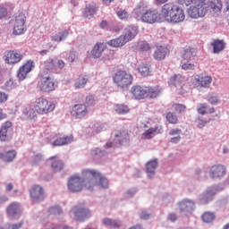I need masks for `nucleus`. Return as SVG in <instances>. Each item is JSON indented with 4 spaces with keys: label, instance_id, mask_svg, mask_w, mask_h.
<instances>
[{
    "label": "nucleus",
    "instance_id": "obj_50",
    "mask_svg": "<svg viewBox=\"0 0 229 229\" xmlns=\"http://www.w3.org/2000/svg\"><path fill=\"white\" fill-rule=\"evenodd\" d=\"M23 225H24V222H20L18 224H9L8 229H20V228H22Z\"/></svg>",
    "mask_w": 229,
    "mask_h": 229
},
{
    "label": "nucleus",
    "instance_id": "obj_16",
    "mask_svg": "<svg viewBox=\"0 0 229 229\" xmlns=\"http://www.w3.org/2000/svg\"><path fill=\"white\" fill-rule=\"evenodd\" d=\"M87 114H89V109L84 104L74 105L71 111V114L75 119H83V117H87Z\"/></svg>",
    "mask_w": 229,
    "mask_h": 229
},
{
    "label": "nucleus",
    "instance_id": "obj_36",
    "mask_svg": "<svg viewBox=\"0 0 229 229\" xmlns=\"http://www.w3.org/2000/svg\"><path fill=\"white\" fill-rule=\"evenodd\" d=\"M201 219L204 223H213L216 219V213L206 211L202 214Z\"/></svg>",
    "mask_w": 229,
    "mask_h": 229
},
{
    "label": "nucleus",
    "instance_id": "obj_3",
    "mask_svg": "<svg viewBox=\"0 0 229 229\" xmlns=\"http://www.w3.org/2000/svg\"><path fill=\"white\" fill-rule=\"evenodd\" d=\"M161 15L170 24H180V22L185 21V12L182 7L174 3L164 4L161 9Z\"/></svg>",
    "mask_w": 229,
    "mask_h": 229
},
{
    "label": "nucleus",
    "instance_id": "obj_10",
    "mask_svg": "<svg viewBox=\"0 0 229 229\" xmlns=\"http://www.w3.org/2000/svg\"><path fill=\"white\" fill-rule=\"evenodd\" d=\"M168 85L171 89H174L176 92L181 95L187 94L189 91V87L183 84V76L181 74H174L171 76L168 81Z\"/></svg>",
    "mask_w": 229,
    "mask_h": 229
},
{
    "label": "nucleus",
    "instance_id": "obj_1",
    "mask_svg": "<svg viewBox=\"0 0 229 229\" xmlns=\"http://www.w3.org/2000/svg\"><path fill=\"white\" fill-rule=\"evenodd\" d=\"M81 177L78 175L72 176L68 181V190L70 192H80L83 187L87 191H94V187L108 189V179L98 171L84 169L81 171Z\"/></svg>",
    "mask_w": 229,
    "mask_h": 229
},
{
    "label": "nucleus",
    "instance_id": "obj_64",
    "mask_svg": "<svg viewBox=\"0 0 229 229\" xmlns=\"http://www.w3.org/2000/svg\"><path fill=\"white\" fill-rule=\"evenodd\" d=\"M167 1H169V0H155L157 4H164L167 3Z\"/></svg>",
    "mask_w": 229,
    "mask_h": 229
},
{
    "label": "nucleus",
    "instance_id": "obj_26",
    "mask_svg": "<svg viewBox=\"0 0 229 229\" xmlns=\"http://www.w3.org/2000/svg\"><path fill=\"white\" fill-rule=\"evenodd\" d=\"M181 212H192L194 210V201L183 199L178 204Z\"/></svg>",
    "mask_w": 229,
    "mask_h": 229
},
{
    "label": "nucleus",
    "instance_id": "obj_43",
    "mask_svg": "<svg viewBox=\"0 0 229 229\" xmlns=\"http://www.w3.org/2000/svg\"><path fill=\"white\" fill-rule=\"evenodd\" d=\"M52 169L55 173H58L64 169V162L60 159H56L52 163Z\"/></svg>",
    "mask_w": 229,
    "mask_h": 229
},
{
    "label": "nucleus",
    "instance_id": "obj_61",
    "mask_svg": "<svg viewBox=\"0 0 229 229\" xmlns=\"http://www.w3.org/2000/svg\"><path fill=\"white\" fill-rule=\"evenodd\" d=\"M3 119H6V114H4L3 108H0V121H3Z\"/></svg>",
    "mask_w": 229,
    "mask_h": 229
},
{
    "label": "nucleus",
    "instance_id": "obj_51",
    "mask_svg": "<svg viewBox=\"0 0 229 229\" xmlns=\"http://www.w3.org/2000/svg\"><path fill=\"white\" fill-rule=\"evenodd\" d=\"M8 101V94L0 91V103H6Z\"/></svg>",
    "mask_w": 229,
    "mask_h": 229
},
{
    "label": "nucleus",
    "instance_id": "obj_17",
    "mask_svg": "<svg viewBox=\"0 0 229 229\" xmlns=\"http://www.w3.org/2000/svg\"><path fill=\"white\" fill-rule=\"evenodd\" d=\"M226 174V167L223 165H212L209 170V176L213 180H217L218 178H223Z\"/></svg>",
    "mask_w": 229,
    "mask_h": 229
},
{
    "label": "nucleus",
    "instance_id": "obj_63",
    "mask_svg": "<svg viewBox=\"0 0 229 229\" xmlns=\"http://www.w3.org/2000/svg\"><path fill=\"white\" fill-rule=\"evenodd\" d=\"M6 201H8V197L3 196V197L0 198V205L2 203H6Z\"/></svg>",
    "mask_w": 229,
    "mask_h": 229
},
{
    "label": "nucleus",
    "instance_id": "obj_35",
    "mask_svg": "<svg viewBox=\"0 0 229 229\" xmlns=\"http://www.w3.org/2000/svg\"><path fill=\"white\" fill-rule=\"evenodd\" d=\"M146 96H149V98H157L160 94V88L158 87H145Z\"/></svg>",
    "mask_w": 229,
    "mask_h": 229
},
{
    "label": "nucleus",
    "instance_id": "obj_41",
    "mask_svg": "<svg viewBox=\"0 0 229 229\" xmlns=\"http://www.w3.org/2000/svg\"><path fill=\"white\" fill-rule=\"evenodd\" d=\"M67 35H69V32L66 30L61 31L54 36L51 37V40L53 42H62L64 38H67Z\"/></svg>",
    "mask_w": 229,
    "mask_h": 229
},
{
    "label": "nucleus",
    "instance_id": "obj_42",
    "mask_svg": "<svg viewBox=\"0 0 229 229\" xmlns=\"http://www.w3.org/2000/svg\"><path fill=\"white\" fill-rule=\"evenodd\" d=\"M87 81H89V78L86 76L81 75L75 81L76 89H83L85 85H87Z\"/></svg>",
    "mask_w": 229,
    "mask_h": 229
},
{
    "label": "nucleus",
    "instance_id": "obj_62",
    "mask_svg": "<svg viewBox=\"0 0 229 229\" xmlns=\"http://www.w3.org/2000/svg\"><path fill=\"white\" fill-rule=\"evenodd\" d=\"M178 4H181L182 6H183V4H185L186 6H189L190 4H187V0H176Z\"/></svg>",
    "mask_w": 229,
    "mask_h": 229
},
{
    "label": "nucleus",
    "instance_id": "obj_44",
    "mask_svg": "<svg viewBox=\"0 0 229 229\" xmlns=\"http://www.w3.org/2000/svg\"><path fill=\"white\" fill-rule=\"evenodd\" d=\"M139 72L141 74V76H149V64H141L139 68Z\"/></svg>",
    "mask_w": 229,
    "mask_h": 229
},
{
    "label": "nucleus",
    "instance_id": "obj_30",
    "mask_svg": "<svg viewBox=\"0 0 229 229\" xmlns=\"http://www.w3.org/2000/svg\"><path fill=\"white\" fill-rule=\"evenodd\" d=\"M98 5L96 4H90L87 5L83 11V16L86 17V19H92L96 13H98Z\"/></svg>",
    "mask_w": 229,
    "mask_h": 229
},
{
    "label": "nucleus",
    "instance_id": "obj_5",
    "mask_svg": "<svg viewBox=\"0 0 229 229\" xmlns=\"http://www.w3.org/2000/svg\"><path fill=\"white\" fill-rule=\"evenodd\" d=\"M197 53L198 51L191 47L182 49L181 55V67L183 71H194L196 69L194 62H196Z\"/></svg>",
    "mask_w": 229,
    "mask_h": 229
},
{
    "label": "nucleus",
    "instance_id": "obj_46",
    "mask_svg": "<svg viewBox=\"0 0 229 229\" xmlns=\"http://www.w3.org/2000/svg\"><path fill=\"white\" fill-rule=\"evenodd\" d=\"M173 108H174L175 112L178 114L183 113L185 110H187V106L183 104H173Z\"/></svg>",
    "mask_w": 229,
    "mask_h": 229
},
{
    "label": "nucleus",
    "instance_id": "obj_4",
    "mask_svg": "<svg viewBox=\"0 0 229 229\" xmlns=\"http://www.w3.org/2000/svg\"><path fill=\"white\" fill-rule=\"evenodd\" d=\"M187 4H193L188 8L187 13L191 19L205 17L208 13L207 0H187Z\"/></svg>",
    "mask_w": 229,
    "mask_h": 229
},
{
    "label": "nucleus",
    "instance_id": "obj_20",
    "mask_svg": "<svg viewBox=\"0 0 229 229\" xmlns=\"http://www.w3.org/2000/svg\"><path fill=\"white\" fill-rule=\"evenodd\" d=\"M137 35H139V28L136 26H129L124 30V35H123V37L125 43L128 44V42L133 40Z\"/></svg>",
    "mask_w": 229,
    "mask_h": 229
},
{
    "label": "nucleus",
    "instance_id": "obj_55",
    "mask_svg": "<svg viewBox=\"0 0 229 229\" xmlns=\"http://www.w3.org/2000/svg\"><path fill=\"white\" fill-rule=\"evenodd\" d=\"M140 219H148L149 217H151V214L147 213L146 211H142L140 215Z\"/></svg>",
    "mask_w": 229,
    "mask_h": 229
},
{
    "label": "nucleus",
    "instance_id": "obj_19",
    "mask_svg": "<svg viewBox=\"0 0 229 229\" xmlns=\"http://www.w3.org/2000/svg\"><path fill=\"white\" fill-rule=\"evenodd\" d=\"M208 6L210 8V12L213 15H221L223 0H209Z\"/></svg>",
    "mask_w": 229,
    "mask_h": 229
},
{
    "label": "nucleus",
    "instance_id": "obj_52",
    "mask_svg": "<svg viewBox=\"0 0 229 229\" xmlns=\"http://www.w3.org/2000/svg\"><path fill=\"white\" fill-rule=\"evenodd\" d=\"M208 101L209 103H211V105H216L217 103V101H219V99L217 98V97L215 96H209L208 98Z\"/></svg>",
    "mask_w": 229,
    "mask_h": 229
},
{
    "label": "nucleus",
    "instance_id": "obj_6",
    "mask_svg": "<svg viewBox=\"0 0 229 229\" xmlns=\"http://www.w3.org/2000/svg\"><path fill=\"white\" fill-rule=\"evenodd\" d=\"M134 15L138 21H142L147 24L158 22L159 14L155 10H145L144 7H139L134 10Z\"/></svg>",
    "mask_w": 229,
    "mask_h": 229
},
{
    "label": "nucleus",
    "instance_id": "obj_24",
    "mask_svg": "<svg viewBox=\"0 0 229 229\" xmlns=\"http://www.w3.org/2000/svg\"><path fill=\"white\" fill-rule=\"evenodd\" d=\"M106 49V44L98 42L91 50V55L93 58H101V55Z\"/></svg>",
    "mask_w": 229,
    "mask_h": 229
},
{
    "label": "nucleus",
    "instance_id": "obj_25",
    "mask_svg": "<svg viewBox=\"0 0 229 229\" xmlns=\"http://www.w3.org/2000/svg\"><path fill=\"white\" fill-rule=\"evenodd\" d=\"M169 53V49L165 47L159 46L154 52V58L155 60L160 61L165 59L167 54Z\"/></svg>",
    "mask_w": 229,
    "mask_h": 229
},
{
    "label": "nucleus",
    "instance_id": "obj_53",
    "mask_svg": "<svg viewBox=\"0 0 229 229\" xmlns=\"http://www.w3.org/2000/svg\"><path fill=\"white\" fill-rule=\"evenodd\" d=\"M5 87L7 89H15V84L13 83V80L10 79L5 82Z\"/></svg>",
    "mask_w": 229,
    "mask_h": 229
},
{
    "label": "nucleus",
    "instance_id": "obj_47",
    "mask_svg": "<svg viewBox=\"0 0 229 229\" xmlns=\"http://www.w3.org/2000/svg\"><path fill=\"white\" fill-rule=\"evenodd\" d=\"M8 17V9L4 5L0 4V21Z\"/></svg>",
    "mask_w": 229,
    "mask_h": 229
},
{
    "label": "nucleus",
    "instance_id": "obj_12",
    "mask_svg": "<svg viewBox=\"0 0 229 229\" xmlns=\"http://www.w3.org/2000/svg\"><path fill=\"white\" fill-rule=\"evenodd\" d=\"M73 213L76 221H85V219H89L92 216L90 209L86 208L83 204L75 206L73 208Z\"/></svg>",
    "mask_w": 229,
    "mask_h": 229
},
{
    "label": "nucleus",
    "instance_id": "obj_29",
    "mask_svg": "<svg viewBox=\"0 0 229 229\" xmlns=\"http://www.w3.org/2000/svg\"><path fill=\"white\" fill-rule=\"evenodd\" d=\"M12 126H13V123L12 122H5L1 129H0V140L4 142L6 141V139H8V132L10 131V130H12Z\"/></svg>",
    "mask_w": 229,
    "mask_h": 229
},
{
    "label": "nucleus",
    "instance_id": "obj_14",
    "mask_svg": "<svg viewBox=\"0 0 229 229\" xmlns=\"http://www.w3.org/2000/svg\"><path fill=\"white\" fill-rule=\"evenodd\" d=\"M30 198L33 201H44L46 199V192L44 188L38 184H35L30 191Z\"/></svg>",
    "mask_w": 229,
    "mask_h": 229
},
{
    "label": "nucleus",
    "instance_id": "obj_32",
    "mask_svg": "<svg viewBox=\"0 0 229 229\" xmlns=\"http://www.w3.org/2000/svg\"><path fill=\"white\" fill-rule=\"evenodd\" d=\"M125 44H126V41H125L124 38L123 37V35H121L117 38L111 39L108 42V46H110L111 47H123V46H124Z\"/></svg>",
    "mask_w": 229,
    "mask_h": 229
},
{
    "label": "nucleus",
    "instance_id": "obj_33",
    "mask_svg": "<svg viewBox=\"0 0 229 229\" xmlns=\"http://www.w3.org/2000/svg\"><path fill=\"white\" fill-rule=\"evenodd\" d=\"M17 157V152L15 150H11L5 153H0V158L4 162H12L13 158Z\"/></svg>",
    "mask_w": 229,
    "mask_h": 229
},
{
    "label": "nucleus",
    "instance_id": "obj_9",
    "mask_svg": "<svg viewBox=\"0 0 229 229\" xmlns=\"http://www.w3.org/2000/svg\"><path fill=\"white\" fill-rule=\"evenodd\" d=\"M113 81L116 87L124 89L133 83V75L128 73L126 71L119 70L113 76Z\"/></svg>",
    "mask_w": 229,
    "mask_h": 229
},
{
    "label": "nucleus",
    "instance_id": "obj_15",
    "mask_svg": "<svg viewBox=\"0 0 229 229\" xmlns=\"http://www.w3.org/2000/svg\"><path fill=\"white\" fill-rule=\"evenodd\" d=\"M33 68H35V62H33L32 60L27 61L18 70L17 76L19 80H26L28 73L31 72V71H33Z\"/></svg>",
    "mask_w": 229,
    "mask_h": 229
},
{
    "label": "nucleus",
    "instance_id": "obj_18",
    "mask_svg": "<svg viewBox=\"0 0 229 229\" xmlns=\"http://www.w3.org/2000/svg\"><path fill=\"white\" fill-rule=\"evenodd\" d=\"M195 81L199 87L207 89L210 87V84L212 83V77L205 73H201L195 76Z\"/></svg>",
    "mask_w": 229,
    "mask_h": 229
},
{
    "label": "nucleus",
    "instance_id": "obj_37",
    "mask_svg": "<svg viewBox=\"0 0 229 229\" xmlns=\"http://www.w3.org/2000/svg\"><path fill=\"white\" fill-rule=\"evenodd\" d=\"M114 110L116 112V114L124 115V114H128L130 112V107H128L126 105L116 104L114 106Z\"/></svg>",
    "mask_w": 229,
    "mask_h": 229
},
{
    "label": "nucleus",
    "instance_id": "obj_8",
    "mask_svg": "<svg viewBox=\"0 0 229 229\" xmlns=\"http://www.w3.org/2000/svg\"><path fill=\"white\" fill-rule=\"evenodd\" d=\"M38 89L39 92L49 93L53 92L56 89L55 84V79L51 75H46L45 73H39Z\"/></svg>",
    "mask_w": 229,
    "mask_h": 229
},
{
    "label": "nucleus",
    "instance_id": "obj_11",
    "mask_svg": "<svg viewBox=\"0 0 229 229\" xmlns=\"http://www.w3.org/2000/svg\"><path fill=\"white\" fill-rule=\"evenodd\" d=\"M26 32V15L21 13L15 16L13 24V35H23Z\"/></svg>",
    "mask_w": 229,
    "mask_h": 229
},
{
    "label": "nucleus",
    "instance_id": "obj_49",
    "mask_svg": "<svg viewBox=\"0 0 229 229\" xmlns=\"http://www.w3.org/2000/svg\"><path fill=\"white\" fill-rule=\"evenodd\" d=\"M49 212L50 214H54L55 216H56L57 214H62V208H60V207L58 206L52 207L49 208Z\"/></svg>",
    "mask_w": 229,
    "mask_h": 229
},
{
    "label": "nucleus",
    "instance_id": "obj_39",
    "mask_svg": "<svg viewBox=\"0 0 229 229\" xmlns=\"http://www.w3.org/2000/svg\"><path fill=\"white\" fill-rule=\"evenodd\" d=\"M198 114H200V115H205V114H214L215 110L214 108H211L208 110V106L207 104H199V106L197 108Z\"/></svg>",
    "mask_w": 229,
    "mask_h": 229
},
{
    "label": "nucleus",
    "instance_id": "obj_38",
    "mask_svg": "<svg viewBox=\"0 0 229 229\" xmlns=\"http://www.w3.org/2000/svg\"><path fill=\"white\" fill-rule=\"evenodd\" d=\"M160 130H162V126H156L154 128H150L147 130L143 134V139H151V134L153 133H160Z\"/></svg>",
    "mask_w": 229,
    "mask_h": 229
},
{
    "label": "nucleus",
    "instance_id": "obj_23",
    "mask_svg": "<svg viewBox=\"0 0 229 229\" xmlns=\"http://www.w3.org/2000/svg\"><path fill=\"white\" fill-rule=\"evenodd\" d=\"M73 140H74V136L72 135L59 137L53 141L52 146H55V147L67 146L68 144H71V142H73Z\"/></svg>",
    "mask_w": 229,
    "mask_h": 229
},
{
    "label": "nucleus",
    "instance_id": "obj_27",
    "mask_svg": "<svg viewBox=\"0 0 229 229\" xmlns=\"http://www.w3.org/2000/svg\"><path fill=\"white\" fill-rule=\"evenodd\" d=\"M131 92L135 99H144L146 98V87L133 86Z\"/></svg>",
    "mask_w": 229,
    "mask_h": 229
},
{
    "label": "nucleus",
    "instance_id": "obj_22",
    "mask_svg": "<svg viewBox=\"0 0 229 229\" xmlns=\"http://www.w3.org/2000/svg\"><path fill=\"white\" fill-rule=\"evenodd\" d=\"M21 212V204L18 202L11 203L6 208V214L9 217H14V216H18Z\"/></svg>",
    "mask_w": 229,
    "mask_h": 229
},
{
    "label": "nucleus",
    "instance_id": "obj_40",
    "mask_svg": "<svg viewBox=\"0 0 229 229\" xmlns=\"http://www.w3.org/2000/svg\"><path fill=\"white\" fill-rule=\"evenodd\" d=\"M165 119L169 124H178V115H176V113L168 112L166 113Z\"/></svg>",
    "mask_w": 229,
    "mask_h": 229
},
{
    "label": "nucleus",
    "instance_id": "obj_57",
    "mask_svg": "<svg viewBox=\"0 0 229 229\" xmlns=\"http://www.w3.org/2000/svg\"><path fill=\"white\" fill-rule=\"evenodd\" d=\"M5 191L6 192H11V191H13V183L9 182L5 185Z\"/></svg>",
    "mask_w": 229,
    "mask_h": 229
},
{
    "label": "nucleus",
    "instance_id": "obj_60",
    "mask_svg": "<svg viewBox=\"0 0 229 229\" xmlns=\"http://www.w3.org/2000/svg\"><path fill=\"white\" fill-rule=\"evenodd\" d=\"M182 140V137L177 136V137H174L170 140V142H172V144H178V141Z\"/></svg>",
    "mask_w": 229,
    "mask_h": 229
},
{
    "label": "nucleus",
    "instance_id": "obj_28",
    "mask_svg": "<svg viewBox=\"0 0 229 229\" xmlns=\"http://www.w3.org/2000/svg\"><path fill=\"white\" fill-rule=\"evenodd\" d=\"M211 46L213 47V53L215 55H219L222 51H225V47H226V43L223 39H215Z\"/></svg>",
    "mask_w": 229,
    "mask_h": 229
},
{
    "label": "nucleus",
    "instance_id": "obj_56",
    "mask_svg": "<svg viewBox=\"0 0 229 229\" xmlns=\"http://www.w3.org/2000/svg\"><path fill=\"white\" fill-rule=\"evenodd\" d=\"M179 133H182V130L181 129H172L169 131V135H179Z\"/></svg>",
    "mask_w": 229,
    "mask_h": 229
},
{
    "label": "nucleus",
    "instance_id": "obj_7",
    "mask_svg": "<svg viewBox=\"0 0 229 229\" xmlns=\"http://www.w3.org/2000/svg\"><path fill=\"white\" fill-rule=\"evenodd\" d=\"M65 67V62L62 59L48 58L44 62V67L40 74L51 75L58 74Z\"/></svg>",
    "mask_w": 229,
    "mask_h": 229
},
{
    "label": "nucleus",
    "instance_id": "obj_59",
    "mask_svg": "<svg viewBox=\"0 0 229 229\" xmlns=\"http://www.w3.org/2000/svg\"><path fill=\"white\" fill-rule=\"evenodd\" d=\"M99 26L102 30H106V28H108V21L104 20L100 22Z\"/></svg>",
    "mask_w": 229,
    "mask_h": 229
},
{
    "label": "nucleus",
    "instance_id": "obj_58",
    "mask_svg": "<svg viewBox=\"0 0 229 229\" xmlns=\"http://www.w3.org/2000/svg\"><path fill=\"white\" fill-rule=\"evenodd\" d=\"M86 103L88 104V105H92V103H94V96H88L87 98H86Z\"/></svg>",
    "mask_w": 229,
    "mask_h": 229
},
{
    "label": "nucleus",
    "instance_id": "obj_34",
    "mask_svg": "<svg viewBox=\"0 0 229 229\" xmlns=\"http://www.w3.org/2000/svg\"><path fill=\"white\" fill-rule=\"evenodd\" d=\"M105 226H110L111 228H120L121 221L119 220H113L112 218H104L102 221Z\"/></svg>",
    "mask_w": 229,
    "mask_h": 229
},
{
    "label": "nucleus",
    "instance_id": "obj_13",
    "mask_svg": "<svg viewBox=\"0 0 229 229\" xmlns=\"http://www.w3.org/2000/svg\"><path fill=\"white\" fill-rule=\"evenodd\" d=\"M22 58H24V55L15 50H7L4 55L5 64H8L9 65H15V64H19Z\"/></svg>",
    "mask_w": 229,
    "mask_h": 229
},
{
    "label": "nucleus",
    "instance_id": "obj_2",
    "mask_svg": "<svg viewBox=\"0 0 229 229\" xmlns=\"http://www.w3.org/2000/svg\"><path fill=\"white\" fill-rule=\"evenodd\" d=\"M56 105L54 102L47 100V98L39 97L32 103V108L26 107L23 110V114L27 119H37L38 115H49L52 112H55Z\"/></svg>",
    "mask_w": 229,
    "mask_h": 229
},
{
    "label": "nucleus",
    "instance_id": "obj_54",
    "mask_svg": "<svg viewBox=\"0 0 229 229\" xmlns=\"http://www.w3.org/2000/svg\"><path fill=\"white\" fill-rule=\"evenodd\" d=\"M168 220L172 221V223H174V221L178 220V216H176V214H174V213H170L168 215Z\"/></svg>",
    "mask_w": 229,
    "mask_h": 229
},
{
    "label": "nucleus",
    "instance_id": "obj_31",
    "mask_svg": "<svg viewBox=\"0 0 229 229\" xmlns=\"http://www.w3.org/2000/svg\"><path fill=\"white\" fill-rule=\"evenodd\" d=\"M157 165H158V161H157L156 159L148 161L147 163L146 167H147V174L148 178H153V176H155V171Z\"/></svg>",
    "mask_w": 229,
    "mask_h": 229
},
{
    "label": "nucleus",
    "instance_id": "obj_45",
    "mask_svg": "<svg viewBox=\"0 0 229 229\" xmlns=\"http://www.w3.org/2000/svg\"><path fill=\"white\" fill-rule=\"evenodd\" d=\"M116 15L118 18H120L121 21H128L130 17V14L124 9H120L119 11H117Z\"/></svg>",
    "mask_w": 229,
    "mask_h": 229
},
{
    "label": "nucleus",
    "instance_id": "obj_48",
    "mask_svg": "<svg viewBox=\"0 0 229 229\" xmlns=\"http://www.w3.org/2000/svg\"><path fill=\"white\" fill-rule=\"evenodd\" d=\"M139 51H149V44L146 41H141L139 43Z\"/></svg>",
    "mask_w": 229,
    "mask_h": 229
},
{
    "label": "nucleus",
    "instance_id": "obj_21",
    "mask_svg": "<svg viewBox=\"0 0 229 229\" xmlns=\"http://www.w3.org/2000/svg\"><path fill=\"white\" fill-rule=\"evenodd\" d=\"M114 137L119 144H130V133L127 130L118 131Z\"/></svg>",
    "mask_w": 229,
    "mask_h": 229
}]
</instances>
